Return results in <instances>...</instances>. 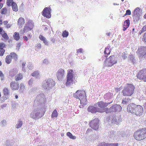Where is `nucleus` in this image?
<instances>
[{"mask_svg": "<svg viewBox=\"0 0 146 146\" xmlns=\"http://www.w3.org/2000/svg\"><path fill=\"white\" fill-rule=\"evenodd\" d=\"M127 110L128 112L135 114L137 116H141L143 112V108L140 105H136L132 103L127 106Z\"/></svg>", "mask_w": 146, "mask_h": 146, "instance_id": "f257e3e1", "label": "nucleus"}, {"mask_svg": "<svg viewBox=\"0 0 146 146\" xmlns=\"http://www.w3.org/2000/svg\"><path fill=\"white\" fill-rule=\"evenodd\" d=\"M74 96L76 98L79 99L80 100L81 105L79 106L80 108H83V106L86 104V96L85 92L84 91H77L74 95Z\"/></svg>", "mask_w": 146, "mask_h": 146, "instance_id": "f03ea898", "label": "nucleus"}, {"mask_svg": "<svg viewBox=\"0 0 146 146\" xmlns=\"http://www.w3.org/2000/svg\"><path fill=\"white\" fill-rule=\"evenodd\" d=\"M133 136L137 141H141L145 139L146 138V127L140 129L136 131Z\"/></svg>", "mask_w": 146, "mask_h": 146, "instance_id": "7ed1b4c3", "label": "nucleus"}, {"mask_svg": "<svg viewBox=\"0 0 146 146\" xmlns=\"http://www.w3.org/2000/svg\"><path fill=\"white\" fill-rule=\"evenodd\" d=\"M135 87L132 84H127L122 91L124 96H131L134 93Z\"/></svg>", "mask_w": 146, "mask_h": 146, "instance_id": "20e7f679", "label": "nucleus"}, {"mask_svg": "<svg viewBox=\"0 0 146 146\" xmlns=\"http://www.w3.org/2000/svg\"><path fill=\"white\" fill-rule=\"evenodd\" d=\"M117 62L115 57L113 56H111L104 61V65L105 66L111 67Z\"/></svg>", "mask_w": 146, "mask_h": 146, "instance_id": "39448f33", "label": "nucleus"}, {"mask_svg": "<svg viewBox=\"0 0 146 146\" xmlns=\"http://www.w3.org/2000/svg\"><path fill=\"white\" fill-rule=\"evenodd\" d=\"M55 84V82L52 79H49L47 80L46 82L42 86L44 90H50L52 87L54 86Z\"/></svg>", "mask_w": 146, "mask_h": 146, "instance_id": "423d86ee", "label": "nucleus"}, {"mask_svg": "<svg viewBox=\"0 0 146 146\" xmlns=\"http://www.w3.org/2000/svg\"><path fill=\"white\" fill-rule=\"evenodd\" d=\"M67 72L66 82V85L67 86L70 85L71 84L73 83V77L72 70H68Z\"/></svg>", "mask_w": 146, "mask_h": 146, "instance_id": "0eeeda50", "label": "nucleus"}, {"mask_svg": "<svg viewBox=\"0 0 146 146\" xmlns=\"http://www.w3.org/2000/svg\"><path fill=\"white\" fill-rule=\"evenodd\" d=\"M141 11L139 8H136L133 13L132 17L133 21L137 22L140 19Z\"/></svg>", "mask_w": 146, "mask_h": 146, "instance_id": "6e6552de", "label": "nucleus"}, {"mask_svg": "<svg viewBox=\"0 0 146 146\" xmlns=\"http://www.w3.org/2000/svg\"><path fill=\"white\" fill-rule=\"evenodd\" d=\"M12 58L15 61L17 59V54L14 52H11L9 55H7L6 57L5 60L6 62L8 64H10L12 61Z\"/></svg>", "mask_w": 146, "mask_h": 146, "instance_id": "1a4fd4ad", "label": "nucleus"}, {"mask_svg": "<svg viewBox=\"0 0 146 146\" xmlns=\"http://www.w3.org/2000/svg\"><path fill=\"white\" fill-rule=\"evenodd\" d=\"M137 76L139 79L146 82V68L140 70L137 74Z\"/></svg>", "mask_w": 146, "mask_h": 146, "instance_id": "9d476101", "label": "nucleus"}, {"mask_svg": "<svg viewBox=\"0 0 146 146\" xmlns=\"http://www.w3.org/2000/svg\"><path fill=\"white\" fill-rule=\"evenodd\" d=\"M139 57L143 56L146 58V46H141L139 47L136 52Z\"/></svg>", "mask_w": 146, "mask_h": 146, "instance_id": "9b49d317", "label": "nucleus"}, {"mask_svg": "<svg viewBox=\"0 0 146 146\" xmlns=\"http://www.w3.org/2000/svg\"><path fill=\"white\" fill-rule=\"evenodd\" d=\"M99 121V119L98 118L94 119L90 123V126L93 129L96 130L98 128Z\"/></svg>", "mask_w": 146, "mask_h": 146, "instance_id": "f8f14e48", "label": "nucleus"}, {"mask_svg": "<svg viewBox=\"0 0 146 146\" xmlns=\"http://www.w3.org/2000/svg\"><path fill=\"white\" fill-rule=\"evenodd\" d=\"M87 110L88 111L92 113H95L97 112L102 113L104 111L103 109L97 108L93 106H89Z\"/></svg>", "mask_w": 146, "mask_h": 146, "instance_id": "ddd939ff", "label": "nucleus"}, {"mask_svg": "<svg viewBox=\"0 0 146 146\" xmlns=\"http://www.w3.org/2000/svg\"><path fill=\"white\" fill-rule=\"evenodd\" d=\"M51 11L50 8L45 7L42 12V15L48 19L50 18L51 17Z\"/></svg>", "mask_w": 146, "mask_h": 146, "instance_id": "4468645a", "label": "nucleus"}, {"mask_svg": "<svg viewBox=\"0 0 146 146\" xmlns=\"http://www.w3.org/2000/svg\"><path fill=\"white\" fill-rule=\"evenodd\" d=\"M64 73V70L62 68H60L58 70L56 73V76L59 80H61L63 78Z\"/></svg>", "mask_w": 146, "mask_h": 146, "instance_id": "2eb2a0df", "label": "nucleus"}, {"mask_svg": "<svg viewBox=\"0 0 146 146\" xmlns=\"http://www.w3.org/2000/svg\"><path fill=\"white\" fill-rule=\"evenodd\" d=\"M110 103L104 102L102 101L96 103V105L98 107L100 108V109H103L108 106Z\"/></svg>", "mask_w": 146, "mask_h": 146, "instance_id": "dca6fc26", "label": "nucleus"}, {"mask_svg": "<svg viewBox=\"0 0 146 146\" xmlns=\"http://www.w3.org/2000/svg\"><path fill=\"white\" fill-rule=\"evenodd\" d=\"M111 108H112L111 109L112 112L120 111L122 109L121 106L120 105L117 104L111 106Z\"/></svg>", "mask_w": 146, "mask_h": 146, "instance_id": "f3484780", "label": "nucleus"}, {"mask_svg": "<svg viewBox=\"0 0 146 146\" xmlns=\"http://www.w3.org/2000/svg\"><path fill=\"white\" fill-rule=\"evenodd\" d=\"M10 87L12 90H15L19 89V86L17 83L12 82L10 84Z\"/></svg>", "mask_w": 146, "mask_h": 146, "instance_id": "a211bd4d", "label": "nucleus"}, {"mask_svg": "<svg viewBox=\"0 0 146 146\" xmlns=\"http://www.w3.org/2000/svg\"><path fill=\"white\" fill-rule=\"evenodd\" d=\"M3 92L4 96L6 99L8 98L10 95V91L8 88H4L3 90Z\"/></svg>", "mask_w": 146, "mask_h": 146, "instance_id": "6ab92c4d", "label": "nucleus"}, {"mask_svg": "<svg viewBox=\"0 0 146 146\" xmlns=\"http://www.w3.org/2000/svg\"><path fill=\"white\" fill-rule=\"evenodd\" d=\"M130 25V21L128 19L125 21L123 26V30L124 31L128 28Z\"/></svg>", "mask_w": 146, "mask_h": 146, "instance_id": "aec40b11", "label": "nucleus"}, {"mask_svg": "<svg viewBox=\"0 0 146 146\" xmlns=\"http://www.w3.org/2000/svg\"><path fill=\"white\" fill-rule=\"evenodd\" d=\"M25 23V21L23 18L22 17H20L19 19L17 21V23L18 25L21 26V27L22 25H24Z\"/></svg>", "mask_w": 146, "mask_h": 146, "instance_id": "412c9836", "label": "nucleus"}, {"mask_svg": "<svg viewBox=\"0 0 146 146\" xmlns=\"http://www.w3.org/2000/svg\"><path fill=\"white\" fill-rule=\"evenodd\" d=\"M25 26H27L29 27L30 28H31L32 29L34 26L33 22L31 20L28 21Z\"/></svg>", "mask_w": 146, "mask_h": 146, "instance_id": "4be33fe9", "label": "nucleus"}, {"mask_svg": "<svg viewBox=\"0 0 146 146\" xmlns=\"http://www.w3.org/2000/svg\"><path fill=\"white\" fill-rule=\"evenodd\" d=\"M39 38L41 40L43 41V42L45 45H48V42L46 39L42 35H40L39 36Z\"/></svg>", "mask_w": 146, "mask_h": 146, "instance_id": "5701e85b", "label": "nucleus"}, {"mask_svg": "<svg viewBox=\"0 0 146 146\" xmlns=\"http://www.w3.org/2000/svg\"><path fill=\"white\" fill-rule=\"evenodd\" d=\"M110 48H109L108 47H106L104 52L105 56L107 57L108 55H110Z\"/></svg>", "mask_w": 146, "mask_h": 146, "instance_id": "b1692460", "label": "nucleus"}, {"mask_svg": "<svg viewBox=\"0 0 146 146\" xmlns=\"http://www.w3.org/2000/svg\"><path fill=\"white\" fill-rule=\"evenodd\" d=\"M17 72L18 71H17L15 70L14 69H12L9 71V75L10 76L12 77H13Z\"/></svg>", "mask_w": 146, "mask_h": 146, "instance_id": "393cba45", "label": "nucleus"}, {"mask_svg": "<svg viewBox=\"0 0 146 146\" xmlns=\"http://www.w3.org/2000/svg\"><path fill=\"white\" fill-rule=\"evenodd\" d=\"M12 9L13 11L17 12L18 11V9L17 4L15 3H13L11 5Z\"/></svg>", "mask_w": 146, "mask_h": 146, "instance_id": "a878e982", "label": "nucleus"}, {"mask_svg": "<svg viewBox=\"0 0 146 146\" xmlns=\"http://www.w3.org/2000/svg\"><path fill=\"white\" fill-rule=\"evenodd\" d=\"M13 37L14 39L16 40H18L20 38L19 33L16 32H15L13 34Z\"/></svg>", "mask_w": 146, "mask_h": 146, "instance_id": "bb28decb", "label": "nucleus"}, {"mask_svg": "<svg viewBox=\"0 0 146 146\" xmlns=\"http://www.w3.org/2000/svg\"><path fill=\"white\" fill-rule=\"evenodd\" d=\"M23 76L22 74L19 73L17 74L15 77V80L16 81L21 80L23 78Z\"/></svg>", "mask_w": 146, "mask_h": 146, "instance_id": "cd10ccee", "label": "nucleus"}, {"mask_svg": "<svg viewBox=\"0 0 146 146\" xmlns=\"http://www.w3.org/2000/svg\"><path fill=\"white\" fill-rule=\"evenodd\" d=\"M32 29L30 28L29 27L27 26H25L23 30V33H27Z\"/></svg>", "mask_w": 146, "mask_h": 146, "instance_id": "c85d7f7f", "label": "nucleus"}, {"mask_svg": "<svg viewBox=\"0 0 146 146\" xmlns=\"http://www.w3.org/2000/svg\"><path fill=\"white\" fill-rule=\"evenodd\" d=\"M58 114L57 110L55 109L53 111L51 114V117L52 118L54 117H57L58 116Z\"/></svg>", "mask_w": 146, "mask_h": 146, "instance_id": "c756f323", "label": "nucleus"}, {"mask_svg": "<svg viewBox=\"0 0 146 146\" xmlns=\"http://www.w3.org/2000/svg\"><path fill=\"white\" fill-rule=\"evenodd\" d=\"M66 135L70 138L72 139H75L76 138L75 136H73L72 134L70 132H68L67 133Z\"/></svg>", "mask_w": 146, "mask_h": 146, "instance_id": "7c9ffc66", "label": "nucleus"}, {"mask_svg": "<svg viewBox=\"0 0 146 146\" xmlns=\"http://www.w3.org/2000/svg\"><path fill=\"white\" fill-rule=\"evenodd\" d=\"M3 32H4L3 34H1L2 37L5 40H7L9 39V37L7 33L5 32V31H3Z\"/></svg>", "mask_w": 146, "mask_h": 146, "instance_id": "2f4dec72", "label": "nucleus"}, {"mask_svg": "<svg viewBox=\"0 0 146 146\" xmlns=\"http://www.w3.org/2000/svg\"><path fill=\"white\" fill-rule=\"evenodd\" d=\"M23 125V122L22 121H19L18 123L16 125V128H19L20 127Z\"/></svg>", "mask_w": 146, "mask_h": 146, "instance_id": "473e14b6", "label": "nucleus"}, {"mask_svg": "<svg viewBox=\"0 0 146 146\" xmlns=\"http://www.w3.org/2000/svg\"><path fill=\"white\" fill-rule=\"evenodd\" d=\"M112 108H106L105 109L103 108L104 110V112H105L106 113H110L111 112V109H112Z\"/></svg>", "mask_w": 146, "mask_h": 146, "instance_id": "72a5a7b5", "label": "nucleus"}, {"mask_svg": "<svg viewBox=\"0 0 146 146\" xmlns=\"http://www.w3.org/2000/svg\"><path fill=\"white\" fill-rule=\"evenodd\" d=\"M13 3L15 2L13 1V0H7L6 3L7 5L9 6L11 5Z\"/></svg>", "mask_w": 146, "mask_h": 146, "instance_id": "f704fd0d", "label": "nucleus"}, {"mask_svg": "<svg viewBox=\"0 0 146 146\" xmlns=\"http://www.w3.org/2000/svg\"><path fill=\"white\" fill-rule=\"evenodd\" d=\"M68 32L66 31L65 30L62 32V36L64 37H66L68 36Z\"/></svg>", "mask_w": 146, "mask_h": 146, "instance_id": "c9c22d12", "label": "nucleus"}, {"mask_svg": "<svg viewBox=\"0 0 146 146\" xmlns=\"http://www.w3.org/2000/svg\"><path fill=\"white\" fill-rule=\"evenodd\" d=\"M1 13L2 14H6L7 12V9L6 7L3 8L1 11Z\"/></svg>", "mask_w": 146, "mask_h": 146, "instance_id": "e433bc0d", "label": "nucleus"}, {"mask_svg": "<svg viewBox=\"0 0 146 146\" xmlns=\"http://www.w3.org/2000/svg\"><path fill=\"white\" fill-rule=\"evenodd\" d=\"M41 45L40 43H38L35 46V49L36 50H39L41 48Z\"/></svg>", "mask_w": 146, "mask_h": 146, "instance_id": "4c0bfd02", "label": "nucleus"}, {"mask_svg": "<svg viewBox=\"0 0 146 146\" xmlns=\"http://www.w3.org/2000/svg\"><path fill=\"white\" fill-rule=\"evenodd\" d=\"M5 47V44L3 42L0 43V49H4Z\"/></svg>", "mask_w": 146, "mask_h": 146, "instance_id": "58836bf2", "label": "nucleus"}, {"mask_svg": "<svg viewBox=\"0 0 146 146\" xmlns=\"http://www.w3.org/2000/svg\"><path fill=\"white\" fill-rule=\"evenodd\" d=\"M131 14V12L130 10H127L126 11L125 14L123 16V17H124L127 15H130Z\"/></svg>", "mask_w": 146, "mask_h": 146, "instance_id": "ea45409f", "label": "nucleus"}, {"mask_svg": "<svg viewBox=\"0 0 146 146\" xmlns=\"http://www.w3.org/2000/svg\"><path fill=\"white\" fill-rule=\"evenodd\" d=\"M39 74V73L38 71H34L32 74L31 75L33 76H38Z\"/></svg>", "mask_w": 146, "mask_h": 146, "instance_id": "a19ab883", "label": "nucleus"}, {"mask_svg": "<svg viewBox=\"0 0 146 146\" xmlns=\"http://www.w3.org/2000/svg\"><path fill=\"white\" fill-rule=\"evenodd\" d=\"M5 52V50L4 49H0V56H3Z\"/></svg>", "mask_w": 146, "mask_h": 146, "instance_id": "79ce46f5", "label": "nucleus"}, {"mask_svg": "<svg viewBox=\"0 0 146 146\" xmlns=\"http://www.w3.org/2000/svg\"><path fill=\"white\" fill-rule=\"evenodd\" d=\"M98 146H108V143H106L105 142H102L99 144Z\"/></svg>", "mask_w": 146, "mask_h": 146, "instance_id": "37998d69", "label": "nucleus"}, {"mask_svg": "<svg viewBox=\"0 0 146 146\" xmlns=\"http://www.w3.org/2000/svg\"><path fill=\"white\" fill-rule=\"evenodd\" d=\"M117 143H108V146H118Z\"/></svg>", "mask_w": 146, "mask_h": 146, "instance_id": "c03bdc74", "label": "nucleus"}, {"mask_svg": "<svg viewBox=\"0 0 146 146\" xmlns=\"http://www.w3.org/2000/svg\"><path fill=\"white\" fill-rule=\"evenodd\" d=\"M39 115V113H36L35 114V116H34L33 115H31V117L32 118L34 119H36L38 116Z\"/></svg>", "mask_w": 146, "mask_h": 146, "instance_id": "a18cd8bd", "label": "nucleus"}, {"mask_svg": "<svg viewBox=\"0 0 146 146\" xmlns=\"http://www.w3.org/2000/svg\"><path fill=\"white\" fill-rule=\"evenodd\" d=\"M0 77L1 78V80H3L4 78V75L2 72L0 70Z\"/></svg>", "mask_w": 146, "mask_h": 146, "instance_id": "49530a36", "label": "nucleus"}, {"mask_svg": "<svg viewBox=\"0 0 146 146\" xmlns=\"http://www.w3.org/2000/svg\"><path fill=\"white\" fill-rule=\"evenodd\" d=\"M83 52V49L82 48H80L78 49L77 50L76 52L77 53H82Z\"/></svg>", "mask_w": 146, "mask_h": 146, "instance_id": "de8ad7c7", "label": "nucleus"}, {"mask_svg": "<svg viewBox=\"0 0 146 146\" xmlns=\"http://www.w3.org/2000/svg\"><path fill=\"white\" fill-rule=\"evenodd\" d=\"M143 40L146 42V33H145L143 36Z\"/></svg>", "mask_w": 146, "mask_h": 146, "instance_id": "09e8293b", "label": "nucleus"}, {"mask_svg": "<svg viewBox=\"0 0 146 146\" xmlns=\"http://www.w3.org/2000/svg\"><path fill=\"white\" fill-rule=\"evenodd\" d=\"M11 26V24L10 23H8L7 25L5 26V27L8 29L10 28Z\"/></svg>", "mask_w": 146, "mask_h": 146, "instance_id": "8fccbe9b", "label": "nucleus"}, {"mask_svg": "<svg viewBox=\"0 0 146 146\" xmlns=\"http://www.w3.org/2000/svg\"><path fill=\"white\" fill-rule=\"evenodd\" d=\"M24 86L23 84H20V89L22 90V89H24Z\"/></svg>", "mask_w": 146, "mask_h": 146, "instance_id": "3c124183", "label": "nucleus"}, {"mask_svg": "<svg viewBox=\"0 0 146 146\" xmlns=\"http://www.w3.org/2000/svg\"><path fill=\"white\" fill-rule=\"evenodd\" d=\"M115 90L116 92H118L120 90V88H115Z\"/></svg>", "mask_w": 146, "mask_h": 146, "instance_id": "603ef678", "label": "nucleus"}, {"mask_svg": "<svg viewBox=\"0 0 146 146\" xmlns=\"http://www.w3.org/2000/svg\"><path fill=\"white\" fill-rule=\"evenodd\" d=\"M33 82V80L32 79H30L29 81V85H31L32 84Z\"/></svg>", "mask_w": 146, "mask_h": 146, "instance_id": "864d4df0", "label": "nucleus"}, {"mask_svg": "<svg viewBox=\"0 0 146 146\" xmlns=\"http://www.w3.org/2000/svg\"><path fill=\"white\" fill-rule=\"evenodd\" d=\"M3 24L5 25H6L8 23V21H4L3 22Z\"/></svg>", "mask_w": 146, "mask_h": 146, "instance_id": "5fc2aeb1", "label": "nucleus"}, {"mask_svg": "<svg viewBox=\"0 0 146 146\" xmlns=\"http://www.w3.org/2000/svg\"><path fill=\"white\" fill-rule=\"evenodd\" d=\"M92 131V130L91 129H88L86 131V133H88Z\"/></svg>", "mask_w": 146, "mask_h": 146, "instance_id": "6e6d98bb", "label": "nucleus"}, {"mask_svg": "<svg viewBox=\"0 0 146 146\" xmlns=\"http://www.w3.org/2000/svg\"><path fill=\"white\" fill-rule=\"evenodd\" d=\"M23 38L24 40L26 41H27L28 40V38L26 36H25L23 37Z\"/></svg>", "mask_w": 146, "mask_h": 146, "instance_id": "4d7b16f0", "label": "nucleus"}, {"mask_svg": "<svg viewBox=\"0 0 146 146\" xmlns=\"http://www.w3.org/2000/svg\"><path fill=\"white\" fill-rule=\"evenodd\" d=\"M26 64V63L25 62H24L22 64V67H24L25 66V64Z\"/></svg>", "mask_w": 146, "mask_h": 146, "instance_id": "13d9d810", "label": "nucleus"}, {"mask_svg": "<svg viewBox=\"0 0 146 146\" xmlns=\"http://www.w3.org/2000/svg\"><path fill=\"white\" fill-rule=\"evenodd\" d=\"M142 29L145 31H146V25L143 27Z\"/></svg>", "mask_w": 146, "mask_h": 146, "instance_id": "bf43d9fd", "label": "nucleus"}, {"mask_svg": "<svg viewBox=\"0 0 146 146\" xmlns=\"http://www.w3.org/2000/svg\"><path fill=\"white\" fill-rule=\"evenodd\" d=\"M127 102L126 101L123 100L122 102V103L124 104H125L127 103Z\"/></svg>", "mask_w": 146, "mask_h": 146, "instance_id": "052dcab7", "label": "nucleus"}, {"mask_svg": "<svg viewBox=\"0 0 146 146\" xmlns=\"http://www.w3.org/2000/svg\"><path fill=\"white\" fill-rule=\"evenodd\" d=\"M3 4L2 3H0V9H1L3 7Z\"/></svg>", "mask_w": 146, "mask_h": 146, "instance_id": "680f3d73", "label": "nucleus"}, {"mask_svg": "<svg viewBox=\"0 0 146 146\" xmlns=\"http://www.w3.org/2000/svg\"><path fill=\"white\" fill-rule=\"evenodd\" d=\"M31 66V65L30 64H29L28 65V67L30 69H31V68L32 67V66Z\"/></svg>", "mask_w": 146, "mask_h": 146, "instance_id": "e2e57ef3", "label": "nucleus"}, {"mask_svg": "<svg viewBox=\"0 0 146 146\" xmlns=\"http://www.w3.org/2000/svg\"><path fill=\"white\" fill-rule=\"evenodd\" d=\"M3 31V29L1 27H0V33L1 34V32H2Z\"/></svg>", "mask_w": 146, "mask_h": 146, "instance_id": "0e129e2a", "label": "nucleus"}, {"mask_svg": "<svg viewBox=\"0 0 146 146\" xmlns=\"http://www.w3.org/2000/svg\"><path fill=\"white\" fill-rule=\"evenodd\" d=\"M3 23L2 21L0 19V26H1Z\"/></svg>", "mask_w": 146, "mask_h": 146, "instance_id": "69168bd1", "label": "nucleus"}, {"mask_svg": "<svg viewBox=\"0 0 146 146\" xmlns=\"http://www.w3.org/2000/svg\"><path fill=\"white\" fill-rule=\"evenodd\" d=\"M28 37L29 38H31L32 37V35L31 34H29L28 36Z\"/></svg>", "mask_w": 146, "mask_h": 146, "instance_id": "338daca9", "label": "nucleus"}, {"mask_svg": "<svg viewBox=\"0 0 146 146\" xmlns=\"http://www.w3.org/2000/svg\"><path fill=\"white\" fill-rule=\"evenodd\" d=\"M144 108L145 109L146 111V102L144 104Z\"/></svg>", "mask_w": 146, "mask_h": 146, "instance_id": "774afa93", "label": "nucleus"}]
</instances>
